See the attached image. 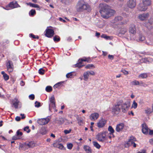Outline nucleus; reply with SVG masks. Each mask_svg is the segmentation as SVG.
<instances>
[{
	"label": "nucleus",
	"instance_id": "nucleus-17",
	"mask_svg": "<svg viewBox=\"0 0 153 153\" xmlns=\"http://www.w3.org/2000/svg\"><path fill=\"white\" fill-rule=\"evenodd\" d=\"M65 119L62 117L56 118L54 122L55 123L59 124H61L65 122Z\"/></svg>",
	"mask_w": 153,
	"mask_h": 153
},
{
	"label": "nucleus",
	"instance_id": "nucleus-51",
	"mask_svg": "<svg viewBox=\"0 0 153 153\" xmlns=\"http://www.w3.org/2000/svg\"><path fill=\"white\" fill-rule=\"evenodd\" d=\"M4 78V79L5 80H7L9 79V76L7 74H6L3 76Z\"/></svg>",
	"mask_w": 153,
	"mask_h": 153
},
{
	"label": "nucleus",
	"instance_id": "nucleus-5",
	"mask_svg": "<svg viewBox=\"0 0 153 153\" xmlns=\"http://www.w3.org/2000/svg\"><path fill=\"white\" fill-rule=\"evenodd\" d=\"M107 131H104L98 134L96 136L97 139L100 141L104 142L106 140Z\"/></svg>",
	"mask_w": 153,
	"mask_h": 153
},
{
	"label": "nucleus",
	"instance_id": "nucleus-8",
	"mask_svg": "<svg viewBox=\"0 0 153 153\" xmlns=\"http://www.w3.org/2000/svg\"><path fill=\"white\" fill-rule=\"evenodd\" d=\"M50 121L48 118H41L39 119L37 121L39 124L41 125H45L47 124Z\"/></svg>",
	"mask_w": 153,
	"mask_h": 153
},
{
	"label": "nucleus",
	"instance_id": "nucleus-56",
	"mask_svg": "<svg viewBox=\"0 0 153 153\" xmlns=\"http://www.w3.org/2000/svg\"><path fill=\"white\" fill-rule=\"evenodd\" d=\"M71 131V129H70L69 130H64V132L65 134H67L69 133Z\"/></svg>",
	"mask_w": 153,
	"mask_h": 153
},
{
	"label": "nucleus",
	"instance_id": "nucleus-44",
	"mask_svg": "<svg viewBox=\"0 0 153 153\" xmlns=\"http://www.w3.org/2000/svg\"><path fill=\"white\" fill-rule=\"evenodd\" d=\"M75 66L76 67L80 68L82 67L83 65H82V63L81 62H79L76 64Z\"/></svg>",
	"mask_w": 153,
	"mask_h": 153
},
{
	"label": "nucleus",
	"instance_id": "nucleus-35",
	"mask_svg": "<svg viewBox=\"0 0 153 153\" xmlns=\"http://www.w3.org/2000/svg\"><path fill=\"white\" fill-rule=\"evenodd\" d=\"M122 19V18L121 16H117L115 17L114 19V20L115 22H117L119 21H121Z\"/></svg>",
	"mask_w": 153,
	"mask_h": 153
},
{
	"label": "nucleus",
	"instance_id": "nucleus-20",
	"mask_svg": "<svg viewBox=\"0 0 153 153\" xmlns=\"http://www.w3.org/2000/svg\"><path fill=\"white\" fill-rule=\"evenodd\" d=\"M129 31L130 33L133 34H135L136 33V29L134 25H132L130 27Z\"/></svg>",
	"mask_w": 153,
	"mask_h": 153
},
{
	"label": "nucleus",
	"instance_id": "nucleus-52",
	"mask_svg": "<svg viewBox=\"0 0 153 153\" xmlns=\"http://www.w3.org/2000/svg\"><path fill=\"white\" fill-rule=\"evenodd\" d=\"M67 148L70 149H72L73 147V145L71 143H69L67 144Z\"/></svg>",
	"mask_w": 153,
	"mask_h": 153
},
{
	"label": "nucleus",
	"instance_id": "nucleus-64",
	"mask_svg": "<svg viewBox=\"0 0 153 153\" xmlns=\"http://www.w3.org/2000/svg\"><path fill=\"white\" fill-rule=\"evenodd\" d=\"M15 119L17 121H19L20 120V118L19 117L17 116L16 117Z\"/></svg>",
	"mask_w": 153,
	"mask_h": 153
},
{
	"label": "nucleus",
	"instance_id": "nucleus-58",
	"mask_svg": "<svg viewBox=\"0 0 153 153\" xmlns=\"http://www.w3.org/2000/svg\"><path fill=\"white\" fill-rule=\"evenodd\" d=\"M72 76V74L71 72L67 74L66 75V76L67 78H71Z\"/></svg>",
	"mask_w": 153,
	"mask_h": 153
},
{
	"label": "nucleus",
	"instance_id": "nucleus-22",
	"mask_svg": "<svg viewBox=\"0 0 153 153\" xmlns=\"http://www.w3.org/2000/svg\"><path fill=\"white\" fill-rule=\"evenodd\" d=\"M28 4L31 7L37 8V10H39L40 9V8L38 4H33L31 3H29Z\"/></svg>",
	"mask_w": 153,
	"mask_h": 153
},
{
	"label": "nucleus",
	"instance_id": "nucleus-25",
	"mask_svg": "<svg viewBox=\"0 0 153 153\" xmlns=\"http://www.w3.org/2000/svg\"><path fill=\"white\" fill-rule=\"evenodd\" d=\"M84 149L87 153H91V149L89 146H85L84 147Z\"/></svg>",
	"mask_w": 153,
	"mask_h": 153
},
{
	"label": "nucleus",
	"instance_id": "nucleus-37",
	"mask_svg": "<svg viewBox=\"0 0 153 153\" xmlns=\"http://www.w3.org/2000/svg\"><path fill=\"white\" fill-rule=\"evenodd\" d=\"M53 108L55 109V103H50L49 104V110L51 111V108Z\"/></svg>",
	"mask_w": 153,
	"mask_h": 153
},
{
	"label": "nucleus",
	"instance_id": "nucleus-61",
	"mask_svg": "<svg viewBox=\"0 0 153 153\" xmlns=\"http://www.w3.org/2000/svg\"><path fill=\"white\" fill-rule=\"evenodd\" d=\"M20 138L18 137V136H14L12 137L13 140H17L19 139Z\"/></svg>",
	"mask_w": 153,
	"mask_h": 153
},
{
	"label": "nucleus",
	"instance_id": "nucleus-57",
	"mask_svg": "<svg viewBox=\"0 0 153 153\" xmlns=\"http://www.w3.org/2000/svg\"><path fill=\"white\" fill-rule=\"evenodd\" d=\"M121 72H123L125 75H127L128 74V72L125 70H122Z\"/></svg>",
	"mask_w": 153,
	"mask_h": 153
},
{
	"label": "nucleus",
	"instance_id": "nucleus-45",
	"mask_svg": "<svg viewBox=\"0 0 153 153\" xmlns=\"http://www.w3.org/2000/svg\"><path fill=\"white\" fill-rule=\"evenodd\" d=\"M24 130L25 131H27L28 133L30 132V130L29 129V127L28 126H27L25 127L24 128Z\"/></svg>",
	"mask_w": 153,
	"mask_h": 153
},
{
	"label": "nucleus",
	"instance_id": "nucleus-3",
	"mask_svg": "<svg viewBox=\"0 0 153 153\" xmlns=\"http://www.w3.org/2000/svg\"><path fill=\"white\" fill-rule=\"evenodd\" d=\"M151 4V0H143L142 3L140 4L138 8L141 11H145L147 9L148 6Z\"/></svg>",
	"mask_w": 153,
	"mask_h": 153
},
{
	"label": "nucleus",
	"instance_id": "nucleus-32",
	"mask_svg": "<svg viewBox=\"0 0 153 153\" xmlns=\"http://www.w3.org/2000/svg\"><path fill=\"white\" fill-rule=\"evenodd\" d=\"M131 85H140L139 82L137 80H134L131 82Z\"/></svg>",
	"mask_w": 153,
	"mask_h": 153
},
{
	"label": "nucleus",
	"instance_id": "nucleus-15",
	"mask_svg": "<svg viewBox=\"0 0 153 153\" xmlns=\"http://www.w3.org/2000/svg\"><path fill=\"white\" fill-rule=\"evenodd\" d=\"M131 146H133L134 147H135L136 146V144L134 141L129 140L125 144V147L126 148Z\"/></svg>",
	"mask_w": 153,
	"mask_h": 153
},
{
	"label": "nucleus",
	"instance_id": "nucleus-2",
	"mask_svg": "<svg viewBox=\"0 0 153 153\" xmlns=\"http://www.w3.org/2000/svg\"><path fill=\"white\" fill-rule=\"evenodd\" d=\"M76 9L78 11L86 10L88 12H90L91 10L90 6L82 1L78 2L76 6Z\"/></svg>",
	"mask_w": 153,
	"mask_h": 153
},
{
	"label": "nucleus",
	"instance_id": "nucleus-54",
	"mask_svg": "<svg viewBox=\"0 0 153 153\" xmlns=\"http://www.w3.org/2000/svg\"><path fill=\"white\" fill-rule=\"evenodd\" d=\"M53 40L55 42H58L60 41V38L59 37L57 38L56 36H55L53 38Z\"/></svg>",
	"mask_w": 153,
	"mask_h": 153
},
{
	"label": "nucleus",
	"instance_id": "nucleus-28",
	"mask_svg": "<svg viewBox=\"0 0 153 153\" xmlns=\"http://www.w3.org/2000/svg\"><path fill=\"white\" fill-rule=\"evenodd\" d=\"M39 132L42 134H46L47 131L45 128L42 127L40 129Z\"/></svg>",
	"mask_w": 153,
	"mask_h": 153
},
{
	"label": "nucleus",
	"instance_id": "nucleus-36",
	"mask_svg": "<svg viewBox=\"0 0 153 153\" xmlns=\"http://www.w3.org/2000/svg\"><path fill=\"white\" fill-rule=\"evenodd\" d=\"M78 123L80 126H82L83 123V120L81 118H79L77 119Z\"/></svg>",
	"mask_w": 153,
	"mask_h": 153
},
{
	"label": "nucleus",
	"instance_id": "nucleus-14",
	"mask_svg": "<svg viewBox=\"0 0 153 153\" xmlns=\"http://www.w3.org/2000/svg\"><path fill=\"white\" fill-rule=\"evenodd\" d=\"M106 122L105 120L102 119L97 123V126L99 128L103 127L105 125Z\"/></svg>",
	"mask_w": 153,
	"mask_h": 153
},
{
	"label": "nucleus",
	"instance_id": "nucleus-6",
	"mask_svg": "<svg viewBox=\"0 0 153 153\" xmlns=\"http://www.w3.org/2000/svg\"><path fill=\"white\" fill-rule=\"evenodd\" d=\"M122 103L123 102L122 101ZM130 103L129 102H127L123 104L122 103L121 104V109L123 112L125 113L128 110V108L130 107Z\"/></svg>",
	"mask_w": 153,
	"mask_h": 153
},
{
	"label": "nucleus",
	"instance_id": "nucleus-1",
	"mask_svg": "<svg viewBox=\"0 0 153 153\" xmlns=\"http://www.w3.org/2000/svg\"><path fill=\"white\" fill-rule=\"evenodd\" d=\"M99 8L101 15L104 18L108 19L115 13V11L111 9L109 6L105 4H100Z\"/></svg>",
	"mask_w": 153,
	"mask_h": 153
},
{
	"label": "nucleus",
	"instance_id": "nucleus-49",
	"mask_svg": "<svg viewBox=\"0 0 153 153\" xmlns=\"http://www.w3.org/2000/svg\"><path fill=\"white\" fill-rule=\"evenodd\" d=\"M45 71L42 68H40L39 70V74H44Z\"/></svg>",
	"mask_w": 153,
	"mask_h": 153
},
{
	"label": "nucleus",
	"instance_id": "nucleus-24",
	"mask_svg": "<svg viewBox=\"0 0 153 153\" xmlns=\"http://www.w3.org/2000/svg\"><path fill=\"white\" fill-rule=\"evenodd\" d=\"M35 143L33 142H31L26 144V146L29 148H33L35 146Z\"/></svg>",
	"mask_w": 153,
	"mask_h": 153
},
{
	"label": "nucleus",
	"instance_id": "nucleus-46",
	"mask_svg": "<svg viewBox=\"0 0 153 153\" xmlns=\"http://www.w3.org/2000/svg\"><path fill=\"white\" fill-rule=\"evenodd\" d=\"M137 103L135 101H134L133 102V103L132 105V107L135 109L137 108Z\"/></svg>",
	"mask_w": 153,
	"mask_h": 153
},
{
	"label": "nucleus",
	"instance_id": "nucleus-10",
	"mask_svg": "<svg viewBox=\"0 0 153 153\" xmlns=\"http://www.w3.org/2000/svg\"><path fill=\"white\" fill-rule=\"evenodd\" d=\"M8 7H10L12 8H14L18 7H20V6L17 3V1H14L10 2L8 6L6 7L7 8Z\"/></svg>",
	"mask_w": 153,
	"mask_h": 153
},
{
	"label": "nucleus",
	"instance_id": "nucleus-53",
	"mask_svg": "<svg viewBox=\"0 0 153 153\" xmlns=\"http://www.w3.org/2000/svg\"><path fill=\"white\" fill-rule=\"evenodd\" d=\"M16 134L17 136H21L22 135V132L19 131V130H18L16 132Z\"/></svg>",
	"mask_w": 153,
	"mask_h": 153
},
{
	"label": "nucleus",
	"instance_id": "nucleus-47",
	"mask_svg": "<svg viewBox=\"0 0 153 153\" xmlns=\"http://www.w3.org/2000/svg\"><path fill=\"white\" fill-rule=\"evenodd\" d=\"M101 37H102V38H104L105 39H110V37L108 36H107L105 34H102L101 36Z\"/></svg>",
	"mask_w": 153,
	"mask_h": 153
},
{
	"label": "nucleus",
	"instance_id": "nucleus-34",
	"mask_svg": "<svg viewBox=\"0 0 153 153\" xmlns=\"http://www.w3.org/2000/svg\"><path fill=\"white\" fill-rule=\"evenodd\" d=\"M93 144L94 146L97 148L99 149L100 148L101 146L98 143L95 141L93 142Z\"/></svg>",
	"mask_w": 153,
	"mask_h": 153
},
{
	"label": "nucleus",
	"instance_id": "nucleus-30",
	"mask_svg": "<svg viewBox=\"0 0 153 153\" xmlns=\"http://www.w3.org/2000/svg\"><path fill=\"white\" fill-rule=\"evenodd\" d=\"M54 146L55 147H56L59 148L60 149H62L64 148V146L62 144H54Z\"/></svg>",
	"mask_w": 153,
	"mask_h": 153
},
{
	"label": "nucleus",
	"instance_id": "nucleus-29",
	"mask_svg": "<svg viewBox=\"0 0 153 153\" xmlns=\"http://www.w3.org/2000/svg\"><path fill=\"white\" fill-rule=\"evenodd\" d=\"M89 75L87 71L85 72L83 74L84 79L87 81Z\"/></svg>",
	"mask_w": 153,
	"mask_h": 153
},
{
	"label": "nucleus",
	"instance_id": "nucleus-33",
	"mask_svg": "<svg viewBox=\"0 0 153 153\" xmlns=\"http://www.w3.org/2000/svg\"><path fill=\"white\" fill-rule=\"evenodd\" d=\"M127 31V29L126 28H122L120 31V33L123 34H125Z\"/></svg>",
	"mask_w": 153,
	"mask_h": 153
},
{
	"label": "nucleus",
	"instance_id": "nucleus-31",
	"mask_svg": "<svg viewBox=\"0 0 153 153\" xmlns=\"http://www.w3.org/2000/svg\"><path fill=\"white\" fill-rule=\"evenodd\" d=\"M148 75L147 73H143L140 74L139 76V77H141L143 79L146 78L148 77Z\"/></svg>",
	"mask_w": 153,
	"mask_h": 153
},
{
	"label": "nucleus",
	"instance_id": "nucleus-13",
	"mask_svg": "<svg viewBox=\"0 0 153 153\" xmlns=\"http://www.w3.org/2000/svg\"><path fill=\"white\" fill-rule=\"evenodd\" d=\"M145 26L148 30H152L153 27V21H149L145 24Z\"/></svg>",
	"mask_w": 153,
	"mask_h": 153
},
{
	"label": "nucleus",
	"instance_id": "nucleus-41",
	"mask_svg": "<svg viewBox=\"0 0 153 153\" xmlns=\"http://www.w3.org/2000/svg\"><path fill=\"white\" fill-rule=\"evenodd\" d=\"M36 13V11L35 10H31L29 12V14L32 16L34 15Z\"/></svg>",
	"mask_w": 153,
	"mask_h": 153
},
{
	"label": "nucleus",
	"instance_id": "nucleus-42",
	"mask_svg": "<svg viewBox=\"0 0 153 153\" xmlns=\"http://www.w3.org/2000/svg\"><path fill=\"white\" fill-rule=\"evenodd\" d=\"M151 60V59L149 58H144L143 61L145 63H147L148 62H149Z\"/></svg>",
	"mask_w": 153,
	"mask_h": 153
},
{
	"label": "nucleus",
	"instance_id": "nucleus-55",
	"mask_svg": "<svg viewBox=\"0 0 153 153\" xmlns=\"http://www.w3.org/2000/svg\"><path fill=\"white\" fill-rule=\"evenodd\" d=\"M81 60L82 61H87L88 62H90V60L89 58L82 59Z\"/></svg>",
	"mask_w": 153,
	"mask_h": 153
},
{
	"label": "nucleus",
	"instance_id": "nucleus-27",
	"mask_svg": "<svg viewBox=\"0 0 153 153\" xmlns=\"http://www.w3.org/2000/svg\"><path fill=\"white\" fill-rule=\"evenodd\" d=\"M145 39V38L144 36L142 35H140L138 39H137V40L139 42H141L144 41Z\"/></svg>",
	"mask_w": 153,
	"mask_h": 153
},
{
	"label": "nucleus",
	"instance_id": "nucleus-43",
	"mask_svg": "<svg viewBox=\"0 0 153 153\" xmlns=\"http://www.w3.org/2000/svg\"><path fill=\"white\" fill-rule=\"evenodd\" d=\"M62 82H60L57 83L53 86V88H56L62 85Z\"/></svg>",
	"mask_w": 153,
	"mask_h": 153
},
{
	"label": "nucleus",
	"instance_id": "nucleus-38",
	"mask_svg": "<svg viewBox=\"0 0 153 153\" xmlns=\"http://www.w3.org/2000/svg\"><path fill=\"white\" fill-rule=\"evenodd\" d=\"M45 90L48 92H50L52 90V87L51 86H47Z\"/></svg>",
	"mask_w": 153,
	"mask_h": 153
},
{
	"label": "nucleus",
	"instance_id": "nucleus-21",
	"mask_svg": "<svg viewBox=\"0 0 153 153\" xmlns=\"http://www.w3.org/2000/svg\"><path fill=\"white\" fill-rule=\"evenodd\" d=\"M146 43L148 45H153V37L148 39L146 41Z\"/></svg>",
	"mask_w": 153,
	"mask_h": 153
},
{
	"label": "nucleus",
	"instance_id": "nucleus-40",
	"mask_svg": "<svg viewBox=\"0 0 153 153\" xmlns=\"http://www.w3.org/2000/svg\"><path fill=\"white\" fill-rule=\"evenodd\" d=\"M49 100L50 103H55V98L53 95H52L50 98Z\"/></svg>",
	"mask_w": 153,
	"mask_h": 153
},
{
	"label": "nucleus",
	"instance_id": "nucleus-48",
	"mask_svg": "<svg viewBox=\"0 0 153 153\" xmlns=\"http://www.w3.org/2000/svg\"><path fill=\"white\" fill-rule=\"evenodd\" d=\"M88 73V74L89 75H91L92 76H94L95 75V73L93 71H87Z\"/></svg>",
	"mask_w": 153,
	"mask_h": 153
},
{
	"label": "nucleus",
	"instance_id": "nucleus-39",
	"mask_svg": "<svg viewBox=\"0 0 153 153\" xmlns=\"http://www.w3.org/2000/svg\"><path fill=\"white\" fill-rule=\"evenodd\" d=\"M93 67V68H94L95 67L94 66V65L93 64H88V65H86L85 66V68L86 69H90L91 68Z\"/></svg>",
	"mask_w": 153,
	"mask_h": 153
},
{
	"label": "nucleus",
	"instance_id": "nucleus-12",
	"mask_svg": "<svg viewBox=\"0 0 153 153\" xmlns=\"http://www.w3.org/2000/svg\"><path fill=\"white\" fill-rule=\"evenodd\" d=\"M7 69L9 72H11L13 70V66L12 62L10 61H8L7 65Z\"/></svg>",
	"mask_w": 153,
	"mask_h": 153
},
{
	"label": "nucleus",
	"instance_id": "nucleus-62",
	"mask_svg": "<svg viewBox=\"0 0 153 153\" xmlns=\"http://www.w3.org/2000/svg\"><path fill=\"white\" fill-rule=\"evenodd\" d=\"M129 140H132V141L134 142L135 141H136V139L133 137H131Z\"/></svg>",
	"mask_w": 153,
	"mask_h": 153
},
{
	"label": "nucleus",
	"instance_id": "nucleus-63",
	"mask_svg": "<svg viewBox=\"0 0 153 153\" xmlns=\"http://www.w3.org/2000/svg\"><path fill=\"white\" fill-rule=\"evenodd\" d=\"M108 58L110 59H113L114 58V56L112 55H109L108 56Z\"/></svg>",
	"mask_w": 153,
	"mask_h": 153
},
{
	"label": "nucleus",
	"instance_id": "nucleus-18",
	"mask_svg": "<svg viewBox=\"0 0 153 153\" xmlns=\"http://www.w3.org/2000/svg\"><path fill=\"white\" fill-rule=\"evenodd\" d=\"M99 114L97 113H95L92 114L90 116V118L91 120H95L97 119L99 117Z\"/></svg>",
	"mask_w": 153,
	"mask_h": 153
},
{
	"label": "nucleus",
	"instance_id": "nucleus-9",
	"mask_svg": "<svg viewBox=\"0 0 153 153\" xmlns=\"http://www.w3.org/2000/svg\"><path fill=\"white\" fill-rule=\"evenodd\" d=\"M136 4V0H128L127 4L129 8L132 9L135 7Z\"/></svg>",
	"mask_w": 153,
	"mask_h": 153
},
{
	"label": "nucleus",
	"instance_id": "nucleus-16",
	"mask_svg": "<svg viewBox=\"0 0 153 153\" xmlns=\"http://www.w3.org/2000/svg\"><path fill=\"white\" fill-rule=\"evenodd\" d=\"M124 127V125L123 123H120L117 125L116 128V130L117 132L122 131Z\"/></svg>",
	"mask_w": 153,
	"mask_h": 153
},
{
	"label": "nucleus",
	"instance_id": "nucleus-26",
	"mask_svg": "<svg viewBox=\"0 0 153 153\" xmlns=\"http://www.w3.org/2000/svg\"><path fill=\"white\" fill-rule=\"evenodd\" d=\"M19 101L17 99H15L13 101V104L16 108H17Z\"/></svg>",
	"mask_w": 153,
	"mask_h": 153
},
{
	"label": "nucleus",
	"instance_id": "nucleus-23",
	"mask_svg": "<svg viewBox=\"0 0 153 153\" xmlns=\"http://www.w3.org/2000/svg\"><path fill=\"white\" fill-rule=\"evenodd\" d=\"M108 130L110 132V134H112L113 137H114V136L113 134L114 132V130L112 127L111 126H109L108 128Z\"/></svg>",
	"mask_w": 153,
	"mask_h": 153
},
{
	"label": "nucleus",
	"instance_id": "nucleus-4",
	"mask_svg": "<svg viewBox=\"0 0 153 153\" xmlns=\"http://www.w3.org/2000/svg\"><path fill=\"white\" fill-rule=\"evenodd\" d=\"M122 101H120L114 105L112 108V112L115 114H118L120 112L121 109V104Z\"/></svg>",
	"mask_w": 153,
	"mask_h": 153
},
{
	"label": "nucleus",
	"instance_id": "nucleus-19",
	"mask_svg": "<svg viewBox=\"0 0 153 153\" xmlns=\"http://www.w3.org/2000/svg\"><path fill=\"white\" fill-rule=\"evenodd\" d=\"M142 131L143 133L147 134L148 133V129L147 127L145 124L142 125Z\"/></svg>",
	"mask_w": 153,
	"mask_h": 153
},
{
	"label": "nucleus",
	"instance_id": "nucleus-60",
	"mask_svg": "<svg viewBox=\"0 0 153 153\" xmlns=\"http://www.w3.org/2000/svg\"><path fill=\"white\" fill-rule=\"evenodd\" d=\"M29 98L30 99L33 100L35 98V96L33 94H31L29 96Z\"/></svg>",
	"mask_w": 153,
	"mask_h": 153
},
{
	"label": "nucleus",
	"instance_id": "nucleus-59",
	"mask_svg": "<svg viewBox=\"0 0 153 153\" xmlns=\"http://www.w3.org/2000/svg\"><path fill=\"white\" fill-rule=\"evenodd\" d=\"M30 36L31 37L33 38V39H38L39 38V37L38 36H37L36 37L33 34H30Z\"/></svg>",
	"mask_w": 153,
	"mask_h": 153
},
{
	"label": "nucleus",
	"instance_id": "nucleus-11",
	"mask_svg": "<svg viewBox=\"0 0 153 153\" xmlns=\"http://www.w3.org/2000/svg\"><path fill=\"white\" fill-rule=\"evenodd\" d=\"M149 16L148 13H144L139 15L138 18L141 21H144L146 20Z\"/></svg>",
	"mask_w": 153,
	"mask_h": 153
},
{
	"label": "nucleus",
	"instance_id": "nucleus-50",
	"mask_svg": "<svg viewBox=\"0 0 153 153\" xmlns=\"http://www.w3.org/2000/svg\"><path fill=\"white\" fill-rule=\"evenodd\" d=\"M35 106L36 107H39L41 106V103L39 102L36 101L35 102Z\"/></svg>",
	"mask_w": 153,
	"mask_h": 153
},
{
	"label": "nucleus",
	"instance_id": "nucleus-7",
	"mask_svg": "<svg viewBox=\"0 0 153 153\" xmlns=\"http://www.w3.org/2000/svg\"><path fill=\"white\" fill-rule=\"evenodd\" d=\"M54 31L53 29L47 28L45 30V36L49 38H51L54 35Z\"/></svg>",
	"mask_w": 153,
	"mask_h": 153
}]
</instances>
